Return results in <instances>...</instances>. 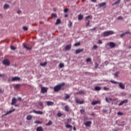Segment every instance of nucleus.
I'll list each match as a JSON object with an SVG mask.
<instances>
[{"label": "nucleus", "mask_w": 131, "mask_h": 131, "mask_svg": "<svg viewBox=\"0 0 131 131\" xmlns=\"http://www.w3.org/2000/svg\"><path fill=\"white\" fill-rule=\"evenodd\" d=\"M47 105L48 106H53V105H54V102L52 101H48Z\"/></svg>", "instance_id": "26"}, {"label": "nucleus", "mask_w": 131, "mask_h": 131, "mask_svg": "<svg viewBox=\"0 0 131 131\" xmlns=\"http://www.w3.org/2000/svg\"><path fill=\"white\" fill-rule=\"evenodd\" d=\"M98 67H99V64H98L97 63H95V69H97V68H98Z\"/></svg>", "instance_id": "48"}, {"label": "nucleus", "mask_w": 131, "mask_h": 131, "mask_svg": "<svg viewBox=\"0 0 131 131\" xmlns=\"http://www.w3.org/2000/svg\"><path fill=\"white\" fill-rule=\"evenodd\" d=\"M103 112H104V113H107V110H103Z\"/></svg>", "instance_id": "60"}, {"label": "nucleus", "mask_w": 131, "mask_h": 131, "mask_svg": "<svg viewBox=\"0 0 131 131\" xmlns=\"http://www.w3.org/2000/svg\"><path fill=\"white\" fill-rule=\"evenodd\" d=\"M85 91L81 90L77 93V95H84Z\"/></svg>", "instance_id": "19"}, {"label": "nucleus", "mask_w": 131, "mask_h": 131, "mask_svg": "<svg viewBox=\"0 0 131 131\" xmlns=\"http://www.w3.org/2000/svg\"><path fill=\"white\" fill-rule=\"evenodd\" d=\"M33 112L34 113H35L36 114H38L40 115H42V114H43V112H42V111H40L33 110Z\"/></svg>", "instance_id": "10"}, {"label": "nucleus", "mask_w": 131, "mask_h": 131, "mask_svg": "<svg viewBox=\"0 0 131 131\" xmlns=\"http://www.w3.org/2000/svg\"><path fill=\"white\" fill-rule=\"evenodd\" d=\"M36 131H43V128L42 126L37 127L36 128Z\"/></svg>", "instance_id": "22"}, {"label": "nucleus", "mask_w": 131, "mask_h": 131, "mask_svg": "<svg viewBox=\"0 0 131 131\" xmlns=\"http://www.w3.org/2000/svg\"><path fill=\"white\" fill-rule=\"evenodd\" d=\"M60 23H61V19H57L56 22V25H58V24H60Z\"/></svg>", "instance_id": "30"}, {"label": "nucleus", "mask_w": 131, "mask_h": 131, "mask_svg": "<svg viewBox=\"0 0 131 131\" xmlns=\"http://www.w3.org/2000/svg\"><path fill=\"white\" fill-rule=\"evenodd\" d=\"M96 29H97V28H96V27H95V28H93V29H91V31H94V30H96Z\"/></svg>", "instance_id": "59"}, {"label": "nucleus", "mask_w": 131, "mask_h": 131, "mask_svg": "<svg viewBox=\"0 0 131 131\" xmlns=\"http://www.w3.org/2000/svg\"><path fill=\"white\" fill-rule=\"evenodd\" d=\"M105 101L107 102V103H110V102L113 101V100L112 98H108L107 97H106L105 98Z\"/></svg>", "instance_id": "25"}, {"label": "nucleus", "mask_w": 131, "mask_h": 131, "mask_svg": "<svg viewBox=\"0 0 131 131\" xmlns=\"http://www.w3.org/2000/svg\"><path fill=\"white\" fill-rule=\"evenodd\" d=\"M4 92H5L4 89H0V94H3V93H4Z\"/></svg>", "instance_id": "50"}, {"label": "nucleus", "mask_w": 131, "mask_h": 131, "mask_svg": "<svg viewBox=\"0 0 131 131\" xmlns=\"http://www.w3.org/2000/svg\"><path fill=\"white\" fill-rule=\"evenodd\" d=\"M48 88L47 87H41V93L42 94H46V93H48Z\"/></svg>", "instance_id": "5"}, {"label": "nucleus", "mask_w": 131, "mask_h": 131, "mask_svg": "<svg viewBox=\"0 0 131 131\" xmlns=\"http://www.w3.org/2000/svg\"><path fill=\"white\" fill-rule=\"evenodd\" d=\"M92 124V121H89L84 123V125L85 126H91V125Z\"/></svg>", "instance_id": "16"}, {"label": "nucleus", "mask_w": 131, "mask_h": 131, "mask_svg": "<svg viewBox=\"0 0 131 131\" xmlns=\"http://www.w3.org/2000/svg\"><path fill=\"white\" fill-rule=\"evenodd\" d=\"M71 49V45H69L65 47V50L66 51H69Z\"/></svg>", "instance_id": "20"}, {"label": "nucleus", "mask_w": 131, "mask_h": 131, "mask_svg": "<svg viewBox=\"0 0 131 131\" xmlns=\"http://www.w3.org/2000/svg\"><path fill=\"white\" fill-rule=\"evenodd\" d=\"M20 78L19 77H14L12 78V81H16L17 80H20Z\"/></svg>", "instance_id": "18"}, {"label": "nucleus", "mask_w": 131, "mask_h": 131, "mask_svg": "<svg viewBox=\"0 0 131 131\" xmlns=\"http://www.w3.org/2000/svg\"><path fill=\"white\" fill-rule=\"evenodd\" d=\"M97 104H101V101L100 100L94 101L91 103V104L93 105V106H94L95 105H97Z\"/></svg>", "instance_id": "13"}, {"label": "nucleus", "mask_w": 131, "mask_h": 131, "mask_svg": "<svg viewBox=\"0 0 131 131\" xmlns=\"http://www.w3.org/2000/svg\"><path fill=\"white\" fill-rule=\"evenodd\" d=\"M47 62H44V63H40V66H46V65H47Z\"/></svg>", "instance_id": "36"}, {"label": "nucleus", "mask_w": 131, "mask_h": 131, "mask_svg": "<svg viewBox=\"0 0 131 131\" xmlns=\"http://www.w3.org/2000/svg\"><path fill=\"white\" fill-rule=\"evenodd\" d=\"M71 26H72V22L70 21L69 27H71Z\"/></svg>", "instance_id": "56"}, {"label": "nucleus", "mask_w": 131, "mask_h": 131, "mask_svg": "<svg viewBox=\"0 0 131 131\" xmlns=\"http://www.w3.org/2000/svg\"><path fill=\"white\" fill-rule=\"evenodd\" d=\"M124 34H121V35H120L121 37H123V36H124Z\"/></svg>", "instance_id": "62"}, {"label": "nucleus", "mask_w": 131, "mask_h": 131, "mask_svg": "<svg viewBox=\"0 0 131 131\" xmlns=\"http://www.w3.org/2000/svg\"><path fill=\"white\" fill-rule=\"evenodd\" d=\"M118 115H123V113L121 112H118Z\"/></svg>", "instance_id": "57"}, {"label": "nucleus", "mask_w": 131, "mask_h": 131, "mask_svg": "<svg viewBox=\"0 0 131 131\" xmlns=\"http://www.w3.org/2000/svg\"><path fill=\"white\" fill-rule=\"evenodd\" d=\"M127 103H128V100L125 99L123 101H122L119 104V106H122L123 104H126Z\"/></svg>", "instance_id": "7"}, {"label": "nucleus", "mask_w": 131, "mask_h": 131, "mask_svg": "<svg viewBox=\"0 0 131 131\" xmlns=\"http://www.w3.org/2000/svg\"><path fill=\"white\" fill-rule=\"evenodd\" d=\"M27 120H31L32 119V116L31 115H28L26 117Z\"/></svg>", "instance_id": "21"}, {"label": "nucleus", "mask_w": 131, "mask_h": 131, "mask_svg": "<svg viewBox=\"0 0 131 131\" xmlns=\"http://www.w3.org/2000/svg\"><path fill=\"white\" fill-rule=\"evenodd\" d=\"M23 29H24V30H25V31H27V30H28V28L26 26H24L23 27Z\"/></svg>", "instance_id": "39"}, {"label": "nucleus", "mask_w": 131, "mask_h": 131, "mask_svg": "<svg viewBox=\"0 0 131 131\" xmlns=\"http://www.w3.org/2000/svg\"><path fill=\"white\" fill-rule=\"evenodd\" d=\"M69 98H70V95H68V94H66V97H65V99L66 100L69 99Z\"/></svg>", "instance_id": "38"}, {"label": "nucleus", "mask_w": 131, "mask_h": 131, "mask_svg": "<svg viewBox=\"0 0 131 131\" xmlns=\"http://www.w3.org/2000/svg\"><path fill=\"white\" fill-rule=\"evenodd\" d=\"M106 6V2H103L100 3L97 5H96V7H98L99 8H102V7H105Z\"/></svg>", "instance_id": "9"}, {"label": "nucleus", "mask_w": 131, "mask_h": 131, "mask_svg": "<svg viewBox=\"0 0 131 131\" xmlns=\"http://www.w3.org/2000/svg\"><path fill=\"white\" fill-rule=\"evenodd\" d=\"M17 103V99L15 98H13L12 100L11 105H14Z\"/></svg>", "instance_id": "17"}, {"label": "nucleus", "mask_w": 131, "mask_h": 131, "mask_svg": "<svg viewBox=\"0 0 131 131\" xmlns=\"http://www.w3.org/2000/svg\"><path fill=\"white\" fill-rule=\"evenodd\" d=\"M2 63L4 64V65H5V66H10V64H11V62L9 59H5L3 60Z\"/></svg>", "instance_id": "3"}, {"label": "nucleus", "mask_w": 131, "mask_h": 131, "mask_svg": "<svg viewBox=\"0 0 131 131\" xmlns=\"http://www.w3.org/2000/svg\"><path fill=\"white\" fill-rule=\"evenodd\" d=\"M86 21L88 22L86 23V27H88V26H90V23L91 22V20H90L89 19L90 18L92 19V16L91 15L88 16L86 17Z\"/></svg>", "instance_id": "4"}, {"label": "nucleus", "mask_w": 131, "mask_h": 131, "mask_svg": "<svg viewBox=\"0 0 131 131\" xmlns=\"http://www.w3.org/2000/svg\"><path fill=\"white\" fill-rule=\"evenodd\" d=\"M92 2L93 3H96L97 2V0H92Z\"/></svg>", "instance_id": "63"}, {"label": "nucleus", "mask_w": 131, "mask_h": 131, "mask_svg": "<svg viewBox=\"0 0 131 131\" xmlns=\"http://www.w3.org/2000/svg\"><path fill=\"white\" fill-rule=\"evenodd\" d=\"M0 77H5V74H0Z\"/></svg>", "instance_id": "58"}, {"label": "nucleus", "mask_w": 131, "mask_h": 131, "mask_svg": "<svg viewBox=\"0 0 131 131\" xmlns=\"http://www.w3.org/2000/svg\"><path fill=\"white\" fill-rule=\"evenodd\" d=\"M65 85V83H61L57 85H56L54 88V91L55 93H58L59 91L61 90L62 91H64V88H62V86H64Z\"/></svg>", "instance_id": "1"}, {"label": "nucleus", "mask_w": 131, "mask_h": 131, "mask_svg": "<svg viewBox=\"0 0 131 131\" xmlns=\"http://www.w3.org/2000/svg\"><path fill=\"white\" fill-rule=\"evenodd\" d=\"M118 20H123V17L122 16H120L118 17Z\"/></svg>", "instance_id": "46"}, {"label": "nucleus", "mask_w": 131, "mask_h": 131, "mask_svg": "<svg viewBox=\"0 0 131 131\" xmlns=\"http://www.w3.org/2000/svg\"><path fill=\"white\" fill-rule=\"evenodd\" d=\"M35 123H37L38 124H41V123H42V122H40L39 121H35Z\"/></svg>", "instance_id": "40"}, {"label": "nucleus", "mask_w": 131, "mask_h": 131, "mask_svg": "<svg viewBox=\"0 0 131 131\" xmlns=\"http://www.w3.org/2000/svg\"><path fill=\"white\" fill-rule=\"evenodd\" d=\"M23 46H24V48L25 49H26V50H31V49H32V47H28V45H26L25 43H23Z\"/></svg>", "instance_id": "14"}, {"label": "nucleus", "mask_w": 131, "mask_h": 131, "mask_svg": "<svg viewBox=\"0 0 131 131\" xmlns=\"http://www.w3.org/2000/svg\"><path fill=\"white\" fill-rule=\"evenodd\" d=\"M64 17H65L66 18H67V17H68V14H66V15H64Z\"/></svg>", "instance_id": "64"}, {"label": "nucleus", "mask_w": 131, "mask_h": 131, "mask_svg": "<svg viewBox=\"0 0 131 131\" xmlns=\"http://www.w3.org/2000/svg\"><path fill=\"white\" fill-rule=\"evenodd\" d=\"M17 13L18 14H21V11L20 10H18L17 11Z\"/></svg>", "instance_id": "61"}, {"label": "nucleus", "mask_w": 131, "mask_h": 131, "mask_svg": "<svg viewBox=\"0 0 131 131\" xmlns=\"http://www.w3.org/2000/svg\"><path fill=\"white\" fill-rule=\"evenodd\" d=\"M85 110H84V109H82V110H80V113H84V112H85Z\"/></svg>", "instance_id": "49"}, {"label": "nucleus", "mask_w": 131, "mask_h": 131, "mask_svg": "<svg viewBox=\"0 0 131 131\" xmlns=\"http://www.w3.org/2000/svg\"><path fill=\"white\" fill-rule=\"evenodd\" d=\"M66 127L67 128H72V125L68 124L67 123H65Z\"/></svg>", "instance_id": "23"}, {"label": "nucleus", "mask_w": 131, "mask_h": 131, "mask_svg": "<svg viewBox=\"0 0 131 131\" xmlns=\"http://www.w3.org/2000/svg\"><path fill=\"white\" fill-rule=\"evenodd\" d=\"M11 50L15 51V50H16V48L14 46H11Z\"/></svg>", "instance_id": "47"}, {"label": "nucleus", "mask_w": 131, "mask_h": 131, "mask_svg": "<svg viewBox=\"0 0 131 131\" xmlns=\"http://www.w3.org/2000/svg\"><path fill=\"white\" fill-rule=\"evenodd\" d=\"M68 11H69L68 8H66V9H64V13H67V12H68Z\"/></svg>", "instance_id": "52"}, {"label": "nucleus", "mask_w": 131, "mask_h": 131, "mask_svg": "<svg viewBox=\"0 0 131 131\" xmlns=\"http://www.w3.org/2000/svg\"><path fill=\"white\" fill-rule=\"evenodd\" d=\"M20 86H21V84H16L15 85V89H19L20 88Z\"/></svg>", "instance_id": "33"}, {"label": "nucleus", "mask_w": 131, "mask_h": 131, "mask_svg": "<svg viewBox=\"0 0 131 131\" xmlns=\"http://www.w3.org/2000/svg\"><path fill=\"white\" fill-rule=\"evenodd\" d=\"M38 104H39V105L41 106H42L43 105V103L42 102H39Z\"/></svg>", "instance_id": "54"}, {"label": "nucleus", "mask_w": 131, "mask_h": 131, "mask_svg": "<svg viewBox=\"0 0 131 131\" xmlns=\"http://www.w3.org/2000/svg\"><path fill=\"white\" fill-rule=\"evenodd\" d=\"M59 68H63L64 67V63H60L59 65Z\"/></svg>", "instance_id": "35"}, {"label": "nucleus", "mask_w": 131, "mask_h": 131, "mask_svg": "<svg viewBox=\"0 0 131 131\" xmlns=\"http://www.w3.org/2000/svg\"><path fill=\"white\" fill-rule=\"evenodd\" d=\"M10 8V5L9 4H5L4 6V9H5V10H7V9H9Z\"/></svg>", "instance_id": "28"}, {"label": "nucleus", "mask_w": 131, "mask_h": 131, "mask_svg": "<svg viewBox=\"0 0 131 131\" xmlns=\"http://www.w3.org/2000/svg\"><path fill=\"white\" fill-rule=\"evenodd\" d=\"M72 120V119L71 118H68L67 119L68 123H68V124L70 123V122H71Z\"/></svg>", "instance_id": "34"}, {"label": "nucleus", "mask_w": 131, "mask_h": 131, "mask_svg": "<svg viewBox=\"0 0 131 131\" xmlns=\"http://www.w3.org/2000/svg\"><path fill=\"white\" fill-rule=\"evenodd\" d=\"M52 124H53L52 121H49V122L46 124V125L49 126L50 125H52Z\"/></svg>", "instance_id": "32"}, {"label": "nucleus", "mask_w": 131, "mask_h": 131, "mask_svg": "<svg viewBox=\"0 0 131 131\" xmlns=\"http://www.w3.org/2000/svg\"><path fill=\"white\" fill-rule=\"evenodd\" d=\"M65 111L67 112H68L69 111V106L66 105L64 107Z\"/></svg>", "instance_id": "29"}, {"label": "nucleus", "mask_w": 131, "mask_h": 131, "mask_svg": "<svg viewBox=\"0 0 131 131\" xmlns=\"http://www.w3.org/2000/svg\"><path fill=\"white\" fill-rule=\"evenodd\" d=\"M107 45L110 46V48H111V49H113V48H115V47L116 46L115 43H114L113 42H110V43H107Z\"/></svg>", "instance_id": "6"}, {"label": "nucleus", "mask_w": 131, "mask_h": 131, "mask_svg": "<svg viewBox=\"0 0 131 131\" xmlns=\"http://www.w3.org/2000/svg\"><path fill=\"white\" fill-rule=\"evenodd\" d=\"M98 49V46L96 45L93 46V50H97Z\"/></svg>", "instance_id": "44"}, {"label": "nucleus", "mask_w": 131, "mask_h": 131, "mask_svg": "<svg viewBox=\"0 0 131 131\" xmlns=\"http://www.w3.org/2000/svg\"><path fill=\"white\" fill-rule=\"evenodd\" d=\"M112 34H114V31L111 30L106 31L103 33V36L106 37L109 36V35H112Z\"/></svg>", "instance_id": "2"}, {"label": "nucleus", "mask_w": 131, "mask_h": 131, "mask_svg": "<svg viewBox=\"0 0 131 131\" xmlns=\"http://www.w3.org/2000/svg\"><path fill=\"white\" fill-rule=\"evenodd\" d=\"M52 17H53V18H56L57 17V14L53 13L52 14Z\"/></svg>", "instance_id": "45"}, {"label": "nucleus", "mask_w": 131, "mask_h": 131, "mask_svg": "<svg viewBox=\"0 0 131 131\" xmlns=\"http://www.w3.org/2000/svg\"><path fill=\"white\" fill-rule=\"evenodd\" d=\"M92 61V59L91 58H88L86 59V62H91Z\"/></svg>", "instance_id": "42"}, {"label": "nucleus", "mask_w": 131, "mask_h": 131, "mask_svg": "<svg viewBox=\"0 0 131 131\" xmlns=\"http://www.w3.org/2000/svg\"><path fill=\"white\" fill-rule=\"evenodd\" d=\"M119 86L121 89V90H124L125 89V85L122 82H118Z\"/></svg>", "instance_id": "8"}, {"label": "nucleus", "mask_w": 131, "mask_h": 131, "mask_svg": "<svg viewBox=\"0 0 131 131\" xmlns=\"http://www.w3.org/2000/svg\"><path fill=\"white\" fill-rule=\"evenodd\" d=\"M111 82H112V83H115V84H118V82L117 81L111 80Z\"/></svg>", "instance_id": "41"}, {"label": "nucleus", "mask_w": 131, "mask_h": 131, "mask_svg": "<svg viewBox=\"0 0 131 131\" xmlns=\"http://www.w3.org/2000/svg\"><path fill=\"white\" fill-rule=\"evenodd\" d=\"M74 46L75 47H78L79 46H80V42L75 43Z\"/></svg>", "instance_id": "37"}, {"label": "nucleus", "mask_w": 131, "mask_h": 131, "mask_svg": "<svg viewBox=\"0 0 131 131\" xmlns=\"http://www.w3.org/2000/svg\"><path fill=\"white\" fill-rule=\"evenodd\" d=\"M83 19V15L81 14L78 15V20H82Z\"/></svg>", "instance_id": "24"}, {"label": "nucleus", "mask_w": 131, "mask_h": 131, "mask_svg": "<svg viewBox=\"0 0 131 131\" xmlns=\"http://www.w3.org/2000/svg\"><path fill=\"white\" fill-rule=\"evenodd\" d=\"M118 74H119V72H117L115 74V76H116V77H118Z\"/></svg>", "instance_id": "51"}, {"label": "nucleus", "mask_w": 131, "mask_h": 131, "mask_svg": "<svg viewBox=\"0 0 131 131\" xmlns=\"http://www.w3.org/2000/svg\"><path fill=\"white\" fill-rule=\"evenodd\" d=\"M103 90H104V91H108L109 90V88H108L107 87H104Z\"/></svg>", "instance_id": "53"}, {"label": "nucleus", "mask_w": 131, "mask_h": 131, "mask_svg": "<svg viewBox=\"0 0 131 131\" xmlns=\"http://www.w3.org/2000/svg\"><path fill=\"white\" fill-rule=\"evenodd\" d=\"M101 87L100 86H95V91H101Z\"/></svg>", "instance_id": "31"}, {"label": "nucleus", "mask_w": 131, "mask_h": 131, "mask_svg": "<svg viewBox=\"0 0 131 131\" xmlns=\"http://www.w3.org/2000/svg\"><path fill=\"white\" fill-rule=\"evenodd\" d=\"M83 52V49H77L76 50L75 54H80V53H82Z\"/></svg>", "instance_id": "15"}, {"label": "nucleus", "mask_w": 131, "mask_h": 131, "mask_svg": "<svg viewBox=\"0 0 131 131\" xmlns=\"http://www.w3.org/2000/svg\"><path fill=\"white\" fill-rule=\"evenodd\" d=\"M75 102L77 104H80V105H81L82 104H84V101H79V100H78V99L76 98L75 99Z\"/></svg>", "instance_id": "11"}, {"label": "nucleus", "mask_w": 131, "mask_h": 131, "mask_svg": "<svg viewBox=\"0 0 131 131\" xmlns=\"http://www.w3.org/2000/svg\"><path fill=\"white\" fill-rule=\"evenodd\" d=\"M15 110H16L15 108L13 109L12 110H10L8 112H7L5 115L4 116H7V115H9V114H11V113H13V112H14V111H15Z\"/></svg>", "instance_id": "12"}, {"label": "nucleus", "mask_w": 131, "mask_h": 131, "mask_svg": "<svg viewBox=\"0 0 131 131\" xmlns=\"http://www.w3.org/2000/svg\"><path fill=\"white\" fill-rule=\"evenodd\" d=\"M98 43H99V45H102V43H103V42L101 40H99Z\"/></svg>", "instance_id": "55"}, {"label": "nucleus", "mask_w": 131, "mask_h": 131, "mask_svg": "<svg viewBox=\"0 0 131 131\" xmlns=\"http://www.w3.org/2000/svg\"><path fill=\"white\" fill-rule=\"evenodd\" d=\"M63 114H61V113H57V116L58 117H61V116H62Z\"/></svg>", "instance_id": "43"}, {"label": "nucleus", "mask_w": 131, "mask_h": 131, "mask_svg": "<svg viewBox=\"0 0 131 131\" xmlns=\"http://www.w3.org/2000/svg\"><path fill=\"white\" fill-rule=\"evenodd\" d=\"M120 4V0H118L115 3L112 4V6H115V5H119Z\"/></svg>", "instance_id": "27"}]
</instances>
